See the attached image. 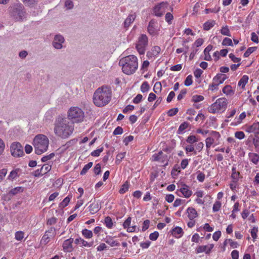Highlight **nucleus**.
Listing matches in <instances>:
<instances>
[{
  "mask_svg": "<svg viewBox=\"0 0 259 259\" xmlns=\"http://www.w3.org/2000/svg\"><path fill=\"white\" fill-rule=\"evenodd\" d=\"M74 124L66 117L58 116L54 123L55 134L62 138H68L74 131Z\"/></svg>",
  "mask_w": 259,
  "mask_h": 259,
  "instance_id": "nucleus-1",
  "label": "nucleus"
},
{
  "mask_svg": "<svg viewBox=\"0 0 259 259\" xmlns=\"http://www.w3.org/2000/svg\"><path fill=\"white\" fill-rule=\"evenodd\" d=\"M112 90L110 87L103 85L99 88L94 93L93 101L98 107L107 105L111 100Z\"/></svg>",
  "mask_w": 259,
  "mask_h": 259,
  "instance_id": "nucleus-2",
  "label": "nucleus"
},
{
  "mask_svg": "<svg viewBox=\"0 0 259 259\" xmlns=\"http://www.w3.org/2000/svg\"><path fill=\"white\" fill-rule=\"evenodd\" d=\"M122 67L123 72L131 75L135 72L138 67V59L136 56L131 55L121 58L119 62Z\"/></svg>",
  "mask_w": 259,
  "mask_h": 259,
  "instance_id": "nucleus-3",
  "label": "nucleus"
},
{
  "mask_svg": "<svg viewBox=\"0 0 259 259\" xmlns=\"http://www.w3.org/2000/svg\"><path fill=\"white\" fill-rule=\"evenodd\" d=\"M49 141L48 137L42 134L36 135L33 139V146L35 152L38 155L46 152L49 146Z\"/></svg>",
  "mask_w": 259,
  "mask_h": 259,
  "instance_id": "nucleus-4",
  "label": "nucleus"
},
{
  "mask_svg": "<svg viewBox=\"0 0 259 259\" xmlns=\"http://www.w3.org/2000/svg\"><path fill=\"white\" fill-rule=\"evenodd\" d=\"M68 119L72 123H79L83 121L84 113L82 110L77 106L70 107L67 112Z\"/></svg>",
  "mask_w": 259,
  "mask_h": 259,
  "instance_id": "nucleus-5",
  "label": "nucleus"
},
{
  "mask_svg": "<svg viewBox=\"0 0 259 259\" xmlns=\"http://www.w3.org/2000/svg\"><path fill=\"white\" fill-rule=\"evenodd\" d=\"M228 101L225 98H220L211 104L208 108L209 112L213 114L222 113L227 108Z\"/></svg>",
  "mask_w": 259,
  "mask_h": 259,
  "instance_id": "nucleus-6",
  "label": "nucleus"
},
{
  "mask_svg": "<svg viewBox=\"0 0 259 259\" xmlns=\"http://www.w3.org/2000/svg\"><path fill=\"white\" fill-rule=\"evenodd\" d=\"M25 14L24 8L22 5H14L11 9V15L16 20H22Z\"/></svg>",
  "mask_w": 259,
  "mask_h": 259,
  "instance_id": "nucleus-7",
  "label": "nucleus"
},
{
  "mask_svg": "<svg viewBox=\"0 0 259 259\" xmlns=\"http://www.w3.org/2000/svg\"><path fill=\"white\" fill-rule=\"evenodd\" d=\"M148 44V38L146 34H141L138 38L136 44V49L140 55H143L146 50Z\"/></svg>",
  "mask_w": 259,
  "mask_h": 259,
  "instance_id": "nucleus-8",
  "label": "nucleus"
},
{
  "mask_svg": "<svg viewBox=\"0 0 259 259\" xmlns=\"http://www.w3.org/2000/svg\"><path fill=\"white\" fill-rule=\"evenodd\" d=\"M11 154L15 157H21L24 155L23 148L20 143H13L10 147Z\"/></svg>",
  "mask_w": 259,
  "mask_h": 259,
  "instance_id": "nucleus-9",
  "label": "nucleus"
},
{
  "mask_svg": "<svg viewBox=\"0 0 259 259\" xmlns=\"http://www.w3.org/2000/svg\"><path fill=\"white\" fill-rule=\"evenodd\" d=\"M159 30L160 28L158 23L153 19L150 21L147 27L148 33L151 35L155 36L158 34Z\"/></svg>",
  "mask_w": 259,
  "mask_h": 259,
  "instance_id": "nucleus-10",
  "label": "nucleus"
},
{
  "mask_svg": "<svg viewBox=\"0 0 259 259\" xmlns=\"http://www.w3.org/2000/svg\"><path fill=\"white\" fill-rule=\"evenodd\" d=\"M168 3L167 2H162L155 6L153 9V13L155 16L161 17L165 12L166 9L167 8Z\"/></svg>",
  "mask_w": 259,
  "mask_h": 259,
  "instance_id": "nucleus-11",
  "label": "nucleus"
},
{
  "mask_svg": "<svg viewBox=\"0 0 259 259\" xmlns=\"http://www.w3.org/2000/svg\"><path fill=\"white\" fill-rule=\"evenodd\" d=\"M64 42V37L62 35L58 34L55 35L52 45L56 49L60 50L63 48V44Z\"/></svg>",
  "mask_w": 259,
  "mask_h": 259,
  "instance_id": "nucleus-12",
  "label": "nucleus"
},
{
  "mask_svg": "<svg viewBox=\"0 0 259 259\" xmlns=\"http://www.w3.org/2000/svg\"><path fill=\"white\" fill-rule=\"evenodd\" d=\"M152 160L154 161H160L163 163L164 166L168 165L167 156L163 154V152L160 151L158 153H155L152 156Z\"/></svg>",
  "mask_w": 259,
  "mask_h": 259,
  "instance_id": "nucleus-13",
  "label": "nucleus"
},
{
  "mask_svg": "<svg viewBox=\"0 0 259 259\" xmlns=\"http://www.w3.org/2000/svg\"><path fill=\"white\" fill-rule=\"evenodd\" d=\"M73 239L70 238L65 240L63 243V249L64 251L70 252L73 250L72 243L73 242Z\"/></svg>",
  "mask_w": 259,
  "mask_h": 259,
  "instance_id": "nucleus-14",
  "label": "nucleus"
},
{
  "mask_svg": "<svg viewBox=\"0 0 259 259\" xmlns=\"http://www.w3.org/2000/svg\"><path fill=\"white\" fill-rule=\"evenodd\" d=\"M246 132L253 133L255 136L259 135V122H254L252 125L248 126L246 128Z\"/></svg>",
  "mask_w": 259,
  "mask_h": 259,
  "instance_id": "nucleus-15",
  "label": "nucleus"
},
{
  "mask_svg": "<svg viewBox=\"0 0 259 259\" xmlns=\"http://www.w3.org/2000/svg\"><path fill=\"white\" fill-rule=\"evenodd\" d=\"M132 218L128 217L127 219L124 222L123 226L124 228H127V231L128 232H134L136 231V226H133L130 227Z\"/></svg>",
  "mask_w": 259,
  "mask_h": 259,
  "instance_id": "nucleus-16",
  "label": "nucleus"
},
{
  "mask_svg": "<svg viewBox=\"0 0 259 259\" xmlns=\"http://www.w3.org/2000/svg\"><path fill=\"white\" fill-rule=\"evenodd\" d=\"M228 78V76L227 75L222 74V73H218L213 78V81H215L218 85L222 84L224 82V81Z\"/></svg>",
  "mask_w": 259,
  "mask_h": 259,
  "instance_id": "nucleus-17",
  "label": "nucleus"
},
{
  "mask_svg": "<svg viewBox=\"0 0 259 259\" xmlns=\"http://www.w3.org/2000/svg\"><path fill=\"white\" fill-rule=\"evenodd\" d=\"M180 191L186 197H190L192 194V192L189 189V187L186 184L183 185V187L180 189Z\"/></svg>",
  "mask_w": 259,
  "mask_h": 259,
  "instance_id": "nucleus-18",
  "label": "nucleus"
},
{
  "mask_svg": "<svg viewBox=\"0 0 259 259\" xmlns=\"http://www.w3.org/2000/svg\"><path fill=\"white\" fill-rule=\"evenodd\" d=\"M187 212L188 217L190 220H193L198 217V213L196 209L193 207H188Z\"/></svg>",
  "mask_w": 259,
  "mask_h": 259,
  "instance_id": "nucleus-19",
  "label": "nucleus"
},
{
  "mask_svg": "<svg viewBox=\"0 0 259 259\" xmlns=\"http://www.w3.org/2000/svg\"><path fill=\"white\" fill-rule=\"evenodd\" d=\"M136 15L135 14H132L128 15L124 22V27L126 28H128L131 23L135 20Z\"/></svg>",
  "mask_w": 259,
  "mask_h": 259,
  "instance_id": "nucleus-20",
  "label": "nucleus"
},
{
  "mask_svg": "<svg viewBox=\"0 0 259 259\" xmlns=\"http://www.w3.org/2000/svg\"><path fill=\"white\" fill-rule=\"evenodd\" d=\"M89 211L92 214H95L100 209L99 205L98 202L94 201L89 206Z\"/></svg>",
  "mask_w": 259,
  "mask_h": 259,
  "instance_id": "nucleus-21",
  "label": "nucleus"
},
{
  "mask_svg": "<svg viewBox=\"0 0 259 259\" xmlns=\"http://www.w3.org/2000/svg\"><path fill=\"white\" fill-rule=\"evenodd\" d=\"M74 242L76 244H81L82 246L90 247H91L93 242H88L80 237L75 239Z\"/></svg>",
  "mask_w": 259,
  "mask_h": 259,
  "instance_id": "nucleus-22",
  "label": "nucleus"
},
{
  "mask_svg": "<svg viewBox=\"0 0 259 259\" xmlns=\"http://www.w3.org/2000/svg\"><path fill=\"white\" fill-rule=\"evenodd\" d=\"M240 172L236 171V167L233 166L232 168V174L231 178L232 179V182L234 183H237L239 179Z\"/></svg>",
  "mask_w": 259,
  "mask_h": 259,
  "instance_id": "nucleus-23",
  "label": "nucleus"
},
{
  "mask_svg": "<svg viewBox=\"0 0 259 259\" xmlns=\"http://www.w3.org/2000/svg\"><path fill=\"white\" fill-rule=\"evenodd\" d=\"M183 229L180 227H176L172 230V234L176 237L180 238L183 234Z\"/></svg>",
  "mask_w": 259,
  "mask_h": 259,
  "instance_id": "nucleus-24",
  "label": "nucleus"
},
{
  "mask_svg": "<svg viewBox=\"0 0 259 259\" xmlns=\"http://www.w3.org/2000/svg\"><path fill=\"white\" fill-rule=\"evenodd\" d=\"M215 21L213 20H208L203 24V28L204 30L208 31L214 26Z\"/></svg>",
  "mask_w": 259,
  "mask_h": 259,
  "instance_id": "nucleus-25",
  "label": "nucleus"
},
{
  "mask_svg": "<svg viewBox=\"0 0 259 259\" xmlns=\"http://www.w3.org/2000/svg\"><path fill=\"white\" fill-rule=\"evenodd\" d=\"M222 92L227 96H231L234 94V91L232 90V87L230 85L225 86Z\"/></svg>",
  "mask_w": 259,
  "mask_h": 259,
  "instance_id": "nucleus-26",
  "label": "nucleus"
},
{
  "mask_svg": "<svg viewBox=\"0 0 259 259\" xmlns=\"http://www.w3.org/2000/svg\"><path fill=\"white\" fill-rule=\"evenodd\" d=\"M248 77L247 75H243L240 79L238 83V86H241L242 88H244L248 80Z\"/></svg>",
  "mask_w": 259,
  "mask_h": 259,
  "instance_id": "nucleus-27",
  "label": "nucleus"
},
{
  "mask_svg": "<svg viewBox=\"0 0 259 259\" xmlns=\"http://www.w3.org/2000/svg\"><path fill=\"white\" fill-rule=\"evenodd\" d=\"M105 242L112 247L118 246L119 245V243L117 241L114 240L113 238L110 237H107L106 238Z\"/></svg>",
  "mask_w": 259,
  "mask_h": 259,
  "instance_id": "nucleus-28",
  "label": "nucleus"
},
{
  "mask_svg": "<svg viewBox=\"0 0 259 259\" xmlns=\"http://www.w3.org/2000/svg\"><path fill=\"white\" fill-rule=\"evenodd\" d=\"M249 157L250 160L254 164H256L259 161V156L257 154L250 153L249 154Z\"/></svg>",
  "mask_w": 259,
  "mask_h": 259,
  "instance_id": "nucleus-29",
  "label": "nucleus"
},
{
  "mask_svg": "<svg viewBox=\"0 0 259 259\" xmlns=\"http://www.w3.org/2000/svg\"><path fill=\"white\" fill-rule=\"evenodd\" d=\"M82 235L87 239L91 238L93 237V232L92 231L87 229H83L81 231Z\"/></svg>",
  "mask_w": 259,
  "mask_h": 259,
  "instance_id": "nucleus-30",
  "label": "nucleus"
},
{
  "mask_svg": "<svg viewBox=\"0 0 259 259\" xmlns=\"http://www.w3.org/2000/svg\"><path fill=\"white\" fill-rule=\"evenodd\" d=\"M71 198V196H68L66 197H65L63 200L59 204V207L61 208H63L67 206L70 200V198Z\"/></svg>",
  "mask_w": 259,
  "mask_h": 259,
  "instance_id": "nucleus-31",
  "label": "nucleus"
},
{
  "mask_svg": "<svg viewBox=\"0 0 259 259\" xmlns=\"http://www.w3.org/2000/svg\"><path fill=\"white\" fill-rule=\"evenodd\" d=\"M208 245H201L198 246L196 249L197 253L204 252L207 254V251L208 250Z\"/></svg>",
  "mask_w": 259,
  "mask_h": 259,
  "instance_id": "nucleus-32",
  "label": "nucleus"
},
{
  "mask_svg": "<svg viewBox=\"0 0 259 259\" xmlns=\"http://www.w3.org/2000/svg\"><path fill=\"white\" fill-rule=\"evenodd\" d=\"M189 125V123L187 122H183L179 126L178 133L179 134H182L185 130H186Z\"/></svg>",
  "mask_w": 259,
  "mask_h": 259,
  "instance_id": "nucleus-33",
  "label": "nucleus"
},
{
  "mask_svg": "<svg viewBox=\"0 0 259 259\" xmlns=\"http://www.w3.org/2000/svg\"><path fill=\"white\" fill-rule=\"evenodd\" d=\"M130 187V184L127 181H126L120 189L119 192L120 194H124L128 191Z\"/></svg>",
  "mask_w": 259,
  "mask_h": 259,
  "instance_id": "nucleus-34",
  "label": "nucleus"
},
{
  "mask_svg": "<svg viewBox=\"0 0 259 259\" xmlns=\"http://www.w3.org/2000/svg\"><path fill=\"white\" fill-rule=\"evenodd\" d=\"M51 237L49 234L45 232L41 238V243L45 245L47 244L50 241V237Z\"/></svg>",
  "mask_w": 259,
  "mask_h": 259,
  "instance_id": "nucleus-35",
  "label": "nucleus"
},
{
  "mask_svg": "<svg viewBox=\"0 0 259 259\" xmlns=\"http://www.w3.org/2000/svg\"><path fill=\"white\" fill-rule=\"evenodd\" d=\"M92 162H89L87 164L85 165L80 172V175H85L88 171V170L92 166Z\"/></svg>",
  "mask_w": 259,
  "mask_h": 259,
  "instance_id": "nucleus-36",
  "label": "nucleus"
},
{
  "mask_svg": "<svg viewBox=\"0 0 259 259\" xmlns=\"http://www.w3.org/2000/svg\"><path fill=\"white\" fill-rule=\"evenodd\" d=\"M105 224L106 226L109 228H112L113 226V223L111 218L110 217H107L105 219Z\"/></svg>",
  "mask_w": 259,
  "mask_h": 259,
  "instance_id": "nucleus-37",
  "label": "nucleus"
},
{
  "mask_svg": "<svg viewBox=\"0 0 259 259\" xmlns=\"http://www.w3.org/2000/svg\"><path fill=\"white\" fill-rule=\"evenodd\" d=\"M252 142L256 149V151L259 152V137L258 136H255L254 138L253 139Z\"/></svg>",
  "mask_w": 259,
  "mask_h": 259,
  "instance_id": "nucleus-38",
  "label": "nucleus"
},
{
  "mask_svg": "<svg viewBox=\"0 0 259 259\" xmlns=\"http://www.w3.org/2000/svg\"><path fill=\"white\" fill-rule=\"evenodd\" d=\"M149 89V85L147 81L143 82L141 86V91L142 93H145L148 91Z\"/></svg>",
  "mask_w": 259,
  "mask_h": 259,
  "instance_id": "nucleus-39",
  "label": "nucleus"
},
{
  "mask_svg": "<svg viewBox=\"0 0 259 259\" xmlns=\"http://www.w3.org/2000/svg\"><path fill=\"white\" fill-rule=\"evenodd\" d=\"M197 141L198 139L195 136L193 135L189 136L186 140V142L190 144V145H192V144H194Z\"/></svg>",
  "mask_w": 259,
  "mask_h": 259,
  "instance_id": "nucleus-40",
  "label": "nucleus"
},
{
  "mask_svg": "<svg viewBox=\"0 0 259 259\" xmlns=\"http://www.w3.org/2000/svg\"><path fill=\"white\" fill-rule=\"evenodd\" d=\"M125 156V152L118 153L116 156V163L117 164H119L120 161L124 158Z\"/></svg>",
  "mask_w": 259,
  "mask_h": 259,
  "instance_id": "nucleus-41",
  "label": "nucleus"
},
{
  "mask_svg": "<svg viewBox=\"0 0 259 259\" xmlns=\"http://www.w3.org/2000/svg\"><path fill=\"white\" fill-rule=\"evenodd\" d=\"M51 165L48 164H44L41 167L43 174L45 175L49 172L51 169Z\"/></svg>",
  "mask_w": 259,
  "mask_h": 259,
  "instance_id": "nucleus-42",
  "label": "nucleus"
},
{
  "mask_svg": "<svg viewBox=\"0 0 259 259\" xmlns=\"http://www.w3.org/2000/svg\"><path fill=\"white\" fill-rule=\"evenodd\" d=\"M221 205H222V203L220 201H215L213 205V207H212L213 211V212L218 211L220 209Z\"/></svg>",
  "mask_w": 259,
  "mask_h": 259,
  "instance_id": "nucleus-43",
  "label": "nucleus"
},
{
  "mask_svg": "<svg viewBox=\"0 0 259 259\" xmlns=\"http://www.w3.org/2000/svg\"><path fill=\"white\" fill-rule=\"evenodd\" d=\"M256 49V47H250L244 53L243 56L244 57H248L252 53L254 52Z\"/></svg>",
  "mask_w": 259,
  "mask_h": 259,
  "instance_id": "nucleus-44",
  "label": "nucleus"
},
{
  "mask_svg": "<svg viewBox=\"0 0 259 259\" xmlns=\"http://www.w3.org/2000/svg\"><path fill=\"white\" fill-rule=\"evenodd\" d=\"M221 33L224 35L231 36L230 32L227 26L223 27L221 30Z\"/></svg>",
  "mask_w": 259,
  "mask_h": 259,
  "instance_id": "nucleus-45",
  "label": "nucleus"
},
{
  "mask_svg": "<svg viewBox=\"0 0 259 259\" xmlns=\"http://www.w3.org/2000/svg\"><path fill=\"white\" fill-rule=\"evenodd\" d=\"M204 100V97L201 95H194L192 97V100L195 103L202 101Z\"/></svg>",
  "mask_w": 259,
  "mask_h": 259,
  "instance_id": "nucleus-46",
  "label": "nucleus"
},
{
  "mask_svg": "<svg viewBox=\"0 0 259 259\" xmlns=\"http://www.w3.org/2000/svg\"><path fill=\"white\" fill-rule=\"evenodd\" d=\"M24 233L22 231H17L15 233V239L17 240L21 241L24 238Z\"/></svg>",
  "mask_w": 259,
  "mask_h": 259,
  "instance_id": "nucleus-47",
  "label": "nucleus"
},
{
  "mask_svg": "<svg viewBox=\"0 0 259 259\" xmlns=\"http://www.w3.org/2000/svg\"><path fill=\"white\" fill-rule=\"evenodd\" d=\"M23 191V188L21 187H16L14 189H12L10 191V193L12 195H16L18 192H22Z\"/></svg>",
  "mask_w": 259,
  "mask_h": 259,
  "instance_id": "nucleus-48",
  "label": "nucleus"
},
{
  "mask_svg": "<svg viewBox=\"0 0 259 259\" xmlns=\"http://www.w3.org/2000/svg\"><path fill=\"white\" fill-rule=\"evenodd\" d=\"M18 169H15V170H12L9 176V177L8 178L10 179V180H13L15 178H16L17 177H18Z\"/></svg>",
  "mask_w": 259,
  "mask_h": 259,
  "instance_id": "nucleus-49",
  "label": "nucleus"
},
{
  "mask_svg": "<svg viewBox=\"0 0 259 259\" xmlns=\"http://www.w3.org/2000/svg\"><path fill=\"white\" fill-rule=\"evenodd\" d=\"M161 49L158 46H154L151 49V53H153V55L157 56L160 52Z\"/></svg>",
  "mask_w": 259,
  "mask_h": 259,
  "instance_id": "nucleus-50",
  "label": "nucleus"
},
{
  "mask_svg": "<svg viewBox=\"0 0 259 259\" xmlns=\"http://www.w3.org/2000/svg\"><path fill=\"white\" fill-rule=\"evenodd\" d=\"M103 147H101L98 149H97L96 150H94V151H93L91 153V155L92 156H94V157H97V156H99L100 155V153L103 152Z\"/></svg>",
  "mask_w": 259,
  "mask_h": 259,
  "instance_id": "nucleus-51",
  "label": "nucleus"
},
{
  "mask_svg": "<svg viewBox=\"0 0 259 259\" xmlns=\"http://www.w3.org/2000/svg\"><path fill=\"white\" fill-rule=\"evenodd\" d=\"M193 83L192 76L191 75H188L186 78L184 84L186 86H190Z\"/></svg>",
  "mask_w": 259,
  "mask_h": 259,
  "instance_id": "nucleus-52",
  "label": "nucleus"
},
{
  "mask_svg": "<svg viewBox=\"0 0 259 259\" xmlns=\"http://www.w3.org/2000/svg\"><path fill=\"white\" fill-rule=\"evenodd\" d=\"M165 18V21L168 24H170L171 23V20L173 19L174 17L170 13L168 12L166 14Z\"/></svg>",
  "mask_w": 259,
  "mask_h": 259,
  "instance_id": "nucleus-53",
  "label": "nucleus"
},
{
  "mask_svg": "<svg viewBox=\"0 0 259 259\" xmlns=\"http://www.w3.org/2000/svg\"><path fill=\"white\" fill-rule=\"evenodd\" d=\"M185 150L187 154H188L189 152H193L195 154H196V151L195 150V148L194 147V146L192 145H188L187 147H185Z\"/></svg>",
  "mask_w": 259,
  "mask_h": 259,
  "instance_id": "nucleus-54",
  "label": "nucleus"
},
{
  "mask_svg": "<svg viewBox=\"0 0 259 259\" xmlns=\"http://www.w3.org/2000/svg\"><path fill=\"white\" fill-rule=\"evenodd\" d=\"M205 179V175L202 172L198 171L197 172V179L200 182H202L204 181Z\"/></svg>",
  "mask_w": 259,
  "mask_h": 259,
  "instance_id": "nucleus-55",
  "label": "nucleus"
},
{
  "mask_svg": "<svg viewBox=\"0 0 259 259\" xmlns=\"http://www.w3.org/2000/svg\"><path fill=\"white\" fill-rule=\"evenodd\" d=\"M258 232V228L254 227L250 231V234L251 237L253 238V239H255L257 237V233Z\"/></svg>",
  "mask_w": 259,
  "mask_h": 259,
  "instance_id": "nucleus-56",
  "label": "nucleus"
},
{
  "mask_svg": "<svg viewBox=\"0 0 259 259\" xmlns=\"http://www.w3.org/2000/svg\"><path fill=\"white\" fill-rule=\"evenodd\" d=\"M222 45L223 46H233V43L232 40L228 38L225 37L222 42Z\"/></svg>",
  "mask_w": 259,
  "mask_h": 259,
  "instance_id": "nucleus-57",
  "label": "nucleus"
},
{
  "mask_svg": "<svg viewBox=\"0 0 259 259\" xmlns=\"http://www.w3.org/2000/svg\"><path fill=\"white\" fill-rule=\"evenodd\" d=\"M154 91L157 93V92H160L161 90V84L160 82H157L155 83L153 88Z\"/></svg>",
  "mask_w": 259,
  "mask_h": 259,
  "instance_id": "nucleus-58",
  "label": "nucleus"
},
{
  "mask_svg": "<svg viewBox=\"0 0 259 259\" xmlns=\"http://www.w3.org/2000/svg\"><path fill=\"white\" fill-rule=\"evenodd\" d=\"M205 142L206 147H207V148H209L210 147L211 145L214 143V139L211 137H208L206 138Z\"/></svg>",
  "mask_w": 259,
  "mask_h": 259,
  "instance_id": "nucleus-59",
  "label": "nucleus"
},
{
  "mask_svg": "<svg viewBox=\"0 0 259 259\" xmlns=\"http://www.w3.org/2000/svg\"><path fill=\"white\" fill-rule=\"evenodd\" d=\"M55 156V154L54 153H52L50 154L49 155L45 156L41 158V161L42 162H46L48 161L49 160L51 159L52 158H53Z\"/></svg>",
  "mask_w": 259,
  "mask_h": 259,
  "instance_id": "nucleus-60",
  "label": "nucleus"
},
{
  "mask_svg": "<svg viewBox=\"0 0 259 259\" xmlns=\"http://www.w3.org/2000/svg\"><path fill=\"white\" fill-rule=\"evenodd\" d=\"M235 137L239 140H241L245 137V134L241 131L236 132L235 133Z\"/></svg>",
  "mask_w": 259,
  "mask_h": 259,
  "instance_id": "nucleus-61",
  "label": "nucleus"
},
{
  "mask_svg": "<svg viewBox=\"0 0 259 259\" xmlns=\"http://www.w3.org/2000/svg\"><path fill=\"white\" fill-rule=\"evenodd\" d=\"M186 93H187V90L186 89L182 90L181 91L180 93L178 96V97H177L178 100H179V101L181 100L184 98V97L186 94Z\"/></svg>",
  "mask_w": 259,
  "mask_h": 259,
  "instance_id": "nucleus-62",
  "label": "nucleus"
},
{
  "mask_svg": "<svg viewBox=\"0 0 259 259\" xmlns=\"http://www.w3.org/2000/svg\"><path fill=\"white\" fill-rule=\"evenodd\" d=\"M229 57L231 59V60L235 63H239L241 61L240 58L236 57L235 55L232 53L230 54Z\"/></svg>",
  "mask_w": 259,
  "mask_h": 259,
  "instance_id": "nucleus-63",
  "label": "nucleus"
},
{
  "mask_svg": "<svg viewBox=\"0 0 259 259\" xmlns=\"http://www.w3.org/2000/svg\"><path fill=\"white\" fill-rule=\"evenodd\" d=\"M159 236V233L157 231H155L154 232L151 233L149 236V238L150 240L155 241L156 240Z\"/></svg>",
  "mask_w": 259,
  "mask_h": 259,
  "instance_id": "nucleus-64",
  "label": "nucleus"
}]
</instances>
